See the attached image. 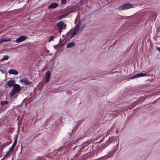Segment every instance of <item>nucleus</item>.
Segmentation results:
<instances>
[{
    "mask_svg": "<svg viewBox=\"0 0 160 160\" xmlns=\"http://www.w3.org/2000/svg\"><path fill=\"white\" fill-rule=\"evenodd\" d=\"M8 72L10 74L16 75L18 74V71L15 69H10L8 71Z\"/></svg>",
    "mask_w": 160,
    "mask_h": 160,
    "instance_id": "9",
    "label": "nucleus"
},
{
    "mask_svg": "<svg viewBox=\"0 0 160 160\" xmlns=\"http://www.w3.org/2000/svg\"><path fill=\"white\" fill-rule=\"evenodd\" d=\"M20 82L24 83L25 85H28L31 83V82L29 81L27 78H25L20 81Z\"/></svg>",
    "mask_w": 160,
    "mask_h": 160,
    "instance_id": "6",
    "label": "nucleus"
},
{
    "mask_svg": "<svg viewBox=\"0 0 160 160\" xmlns=\"http://www.w3.org/2000/svg\"><path fill=\"white\" fill-rule=\"evenodd\" d=\"M12 39V38L7 37L1 38L0 39V43L3 42H6L10 41Z\"/></svg>",
    "mask_w": 160,
    "mask_h": 160,
    "instance_id": "7",
    "label": "nucleus"
},
{
    "mask_svg": "<svg viewBox=\"0 0 160 160\" xmlns=\"http://www.w3.org/2000/svg\"><path fill=\"white\" fill-rule=\"evenodd\" d=\"M17 138H14V142H13V143L12 145V146L10 148H12L14 149L15 147L16 144L17 143Z\"/></svg>",
    "mask_w": 160,
    "mask_h": 160,
    "instance_id": "14",
    "label": "nucleus"
},
{
    "mask_svg": "<svg viewBox=\"0 0 160 160\" xmlns=\"http://www.w3.org/2000/svg\"><path fill=\"white\" fill-rule=\"evenodd\" d=\"M15 81L13 80L9 81L7 83V84L10 87H13V85L15 84Z\"/></svg>",
    "mask_w": 160,
    "mask_h": 160,
    "instance_id": "12",
    "label": "nucleus"
},
{
    "mask_svg": "<svg viewBox=\"0 0 160 160\" xmlns=\"http://www.w3.org/2000/svg\"><path fill=\"white\" fill-rule=\"evenodd\" d=\"M16 93H15L14 92V91L13 90H12V91L10 93V96L11 97L14 94Z\"/></svg>",
    "mask_w": 160,
    "mask_h": 160,
    "instance_id": "17",
    "label": "nucleus"
},
{
    "mask_svg": "<svg viewBox=\"0 0 160 160\" xmlns=\"http://www.w3.org/2000/svg\"><path fill=\"white\" fill-rule=\"evenodd\" d=\"M50 72L48 71L47 72L45 73V75L46 77V82H48L50 78Z\"/></svg>",
    "mask_w": 160,
    "mask_h": 160,
    "instance_id": "10",
    "label": "nucleus"
},
{
    "mask_svg": "<svg viewBox=\"0 0 160 160\" xmlns=\"http://www.w3.org/2000/svg\"><path fill=\"white\" fill-rule=\"evenodd\" d=\"M84 27V26H82L81 23H80L73 28L71 29L68 32V34L70 36V38H71L80 33Z\"/></svg>",
    "mask_w": 160,
    "mask_h": 160,
    "instance_id": "1",
    "label": "nucleus"
},
{
    "mask_svg": "<svg viewBox=\"0 0 160 160\" xmlns=\"http://www.w3.org/2000/svg\"><path fill=\"white\" fill-rule=\"evenodd\" d=\"M75 45L74 42H71L68 44L67 45V48H71L73 47Z\"/></svg>",
    "mask_w": 160,
    "mask_h": 160,
    "instance_id": "15",
    "label": "nucleus"
},
{
    "mask_svg": "<svg viewBox=\"0 0 160 160\" xmlns=\"http://www.w3.org/2000/svg\"><path fill=\"white\" fill-rule=\"evenodd\" d=\"M58 4L56 2H53L48 7L50 9L54 8L57 7Z\"/></svg>",
    "mask_w": 160,
    "mask_h": 160,
    "instance_id": "11",
    "label": "nucleus"
},
{
    "mask_svg": "<svg viewBox=\"0 0 160 160\" xmlns=\"http://www.w3.org/2000/svg\"><path fill=\"white\" fill-rule=\"evenodd\" d=\"M7 103H8V102L7 101H2V102H1V104H2V105H3L4 104H6Z\"/></svg>",
    "mask_w": 160,
    "mask_h": 160,
    "instance_id": "19",
    "label": "nucleus"
},
{
    "mask_svg": "<svg viewBox=\"0 0 160 160\" xmlns=\"http://www.w3.org/2000/svg\"><path fill=\"white\" fill-rule=\"evenodd\" d=\"M13 90L16 93L20 91L21 90L20 86L17 84H15L13 85Z\"/></svg>",
    "mask_w": 160,
    "mask_h": 160,
    "instance_id": "4",
    "label": "nucleus"
},
{
    "mask_svg": "<svg viewBox=\"0 0 160 160\" xmlns=\"http://www.w3.org/2000/svg\"><path fill=\"white\" fill-rule=\"evenodd\" d=\"M61 3L62 4H64L66 2V0H61Z\"/></svg>",
    "mask_w": 160,
    "mask_h": 160,
    "instance_id": "20",
    "label": "nucleus"
},
{
    "mask_svg": "<svg viewBox=\"0 0 160 160\" xmlns=\"http://www.w3.org/2000/svg\"><path fill=\"white\" fill-rule=\"evenodd\" d=\"M66 24L60 21L58 23L57 25L54 26V28L60 33L62 32V29H66Z\"/></svg>",
    "mask_w": 160,
    "mask_h": 160,
    "instance_id": "2",
    "label": "nucleus"
},
{
    "mask_svg": "<svg viewBox=\"0 0 160 160\" xmlns=\"http://www.w3.org/2000/svg\"><path fill=\"white\" fill-rule=\"evenodd\" d=\"M69 14V13H65V14H64L62 15L61 16H59V17H58V19H59V20H60V19H61L62 18H64L66 17Z\"/></svg>",
    "mask_w": 160,
    "mask_h": 160,
    "instance_id": "16",
    "label": "nucleus"
},
{
    "mask_svg": "<svg viewBox=\"0 0 160 160\" xmlns=\"http://www.w3.org/2000/svg\"><path fill=\"white\" fill-rule=\"evenodd\" d=\"M135 5L131 4L129 3L124 4L119 7L120 9L121 10L127 9L135 7Z\"/></svg>",
    "mask_w": 160,
    "mask_h": 160,
    "instance_id": "3",
    "label": "nucleus"
},
{
    "mask_svg": "<svg viewBox=\"0 0 160 160\" xmlns=\"http://www.w3.org/2000/svg\"><path fill=\"white\" fill-rule=\"evenodd\" d=\"M157 50L160 52V48L158 47L157 48Z\"/></svg>",
    "mask_w": 160,
    "mask_h": 160,
    "instance_id": "23",
    "label": "nucleus"
},
{
    "mask_svg": "<svg viewBox=\"0 0 160 160\" xmlns=\"http://www.w3.org/2000/svg\"><path fill=\"white\" fill-rule=\"evenodd\" d=\"M13 149H14L12 148H10L8 151L7 152L6 154L4 156V158L2 159V160H3L4 158L8 157L10 155V153L12 151Z\"/></svg>",
    "mask_w": 160,
    "mask_h": 160,
    "instance_id": "8",
    "label": "nucleus"
},
{
    "mask_svg": "<svg viewBox=\"0 0 160 160\" xmlns=\"http://www.w3.org/2000/svg\"><path fill=\"white\" fill-rule=\"evenodd\" d=\"M26 37L24 36H22L18 38L15 41L16 43H19L24 41L26 39Z\"/></svg>",
    "mask_w": 160,
    "mask_h": 160,
    "instance_id": "5",
    "label": "nucleus"
},
{
    "mask_svg": "<svg viewBox=\"0 0 160 160\" xmlns=\"http://www.w3.org/2000/svg\"><path fill=\"white\" fill-rule=\"evenodd\" d=\"M136 75L137 77L138 78L140 77H143L144 76H148L147 74L144 73H138Z\"/></svg>",
    "mask_w": 160,
    "mask_h": 160,
    "instance_id": "13",
    "label": "nucleus"
},
{
    "mask_svg": "<svg viewBox=\"0 0 160 160\" xmlns=\"http://www.w3.org/2000/svg\"><path fill=\"white\" fill-rule=\"evenodd\" d=\"M137 78V76H136V75H135L133 76L132 77L130 78V79H133V78Z\"/></svg>",
    "mask_w": 160,
    "mask_h": 160,
    "instance_id": "22",
    "label": "nucleus"
},
{
    "mask_svg": "<svg viewBox=\"0 0 160 160\" xmlns=\"http://www.w3.org/2000/svg\"><path fill=\"white\" fill-rule=\"evenodd\" d=\"M9 58V57L8 56V55H6V56H5L2 59V60H7L8 59V58Z\"/></svg>",
    "mask_w": 160,
    "mask_h": 160,
    "instance_id": "18",
    "label": "nucleus"
},
{
    "mask_svg": "<svg viewBox=\"0 0 160 160\" xmlns=\"http://www.w3.org/2000/svg\"><path fill=\"white\" fill-rule=\"evenodd\" d=\"M54 38V37H52V36L50 37V39H49V42H50L51 41L53 40Z\"/></svg>",
    "mask_w": 160,
    "mask_h": 160,
    "instance_id": "21",
    "label": "nucleus"
}]
</instances>
